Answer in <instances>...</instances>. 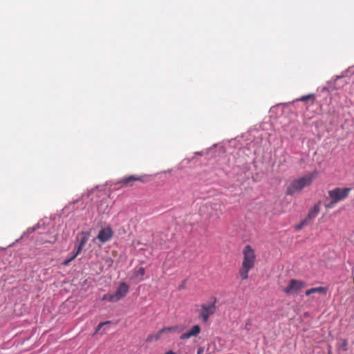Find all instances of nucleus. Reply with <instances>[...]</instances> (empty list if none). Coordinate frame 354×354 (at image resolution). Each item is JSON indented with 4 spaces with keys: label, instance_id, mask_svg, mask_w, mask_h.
I'll return each mask as SVG.
<instances>
[{
    "label": "nucleus",
    "instance_id": "obj_1",
    "mask_svg": "<svg viewBox=\"0 0 354 354\" xmlns=\"http://www.w3.org/2000/svg\"><path fill=\"white\" fill-rule=\"evenodd\" d=\"M317 175V172L315 171L292 180L287 186L286 194L293 196L301 192L306 187L312 184Z\"/></svg>",
    "mask_w": 354,
    "mask_h": 354
},
{
    "label": "nucleus",
    "instance_id": "obj_2",
    "mask_svg": "<svg viewBox=\"0 0 354 354\" xmlns=\"http://www.w3.org/2000/svg\"><path fill=\"white\" fill-rule=\"evenodd\" d=\"M243 259L239 274L242 280L248 278V272L254 268L256 261V254L253 248L247 245L243 250Z\"/></svg>",
    "mask_w": 354,
    "mask_h": 354
},
{
    "label": "nucleus",
    "instance_id": "obj_3",
    "mask_svg": "<svg viewBox=\"0 0 354 354\" xmlns=\"http://www.w3.org/2000/svg\"><path fill=\"white\" fill-rule=\"evenodd\" d=\"M216 302V299L212 297L211 302L201 304V309L197 310L199 318H201L203 322H207L209 317L215 313Z\"/></svg>",
    "mask_w": 354,
    "mask_h": 354
},
{
    "label": "nucleus",
    "instance_id": "obj_4",
    "mask_svg": "<svg viewBox=\"0 0 354 354\" xmlns=\"http://www.w3.org/2000/svg\"><path fill=\"white\" fill-rule=\"evenodd\" d=\"M351 190V189L348 187H336L328 192V196L331 199H334V202L339 203L348 196Z\"/></svg>",
    "mask_w": 354,
    "mask_h": 354
},
{
    "label": "nucleus",
    "instance_id": "obj_5",
    "mask_svg": "<svg viewBox=\"0 0 354 354\" xmlns=\"http://www.w3.org/2000/svg\"><path fill=\"white\" fill-rule=\"evenodd\" d=\"M306 286V283L297 279H291L288 286L283 289V292L288 295L297 293Z\"/></svg>",
    "mask_w": 354,
    "mask_h": 354
},
{
    "label": "nucleus",
    "instance_id": "obj_6",
    "mask_svg": "<svg viewBox=\"0 0 354 354\" xmlns=\"http://www.w3.org/2000/svg\"><path fill=\"white\" fill-rule=\"evenodd\" d=\"M146 176L131 175L123 178L120 183L125 187H131L136 181L145 182Z\"/></svg>",
    "mask_w": 354,
    "mask_h": 354
},
{
    "label": "nucleus",
    "instance_id": "obj_7",
    "mask_svg": "<svg viewBox=\"0 0 354 354\" xmlns=\"http://www.w3.org/2000/svg\"><path fill=\"white\" fill-rule=\"evenodd\" d=\"M129 289V286L124 282H121L119 284V286L116 289L115 292L113 293L114 297L116 301L120 300L122 298L124 297L128 293Z\"/></svg>",
    "mask_w": 354,
    "mask_h": 354
},
{
    "label": "nucleus",
    "instance_id": "obj_8",
    "mask_svg": "<svg viewBox=\"0 0 354 354\" xmlns=\"http://www.w3.org/2000/svg\"><path fill=\"white\" fill-rule=\"evenodd\" d=\"M113 234L112 229L110 227H106L99 232L97 238L100 242L105 243L112 238Z\"/></svg>",
    "mask_w": 354,
    "mask_h": 354
},
{
    "label": "nucleus",
    "instance_id": "obj_9",
    "mask_svg": "<svg viewBox=\"0 0 354 354\" xmlns=\"http://www.w3.org/2000/svg\"><path fill=\"white\" fill-rule=\"evenodd\" d=\"M88 241V236H84L81 241L79 243L78 247L77 248V251L68 259H66L63 261L62 264L64 266H67L69 264L70 262H71L73 260H74L77 256L81 252L83 247L86 244V243Z\"/></svg>",
    "mask_w": 354,
    "mask_h": 354
},
{
    "label": "nucleus",
    "instance_id": "obj_10",
    "mask_svg": "<svg viewBox=\"0 0 354 354\" xmlns=\"http://www.w3.org/2000/svg\"><path fill=\"white\" fill-rule=\"evenodd\" d=\"M201 333V327L198 325H194L192 327V328L186 332L183 333L180 336V339H187L192 337H196Z\"/></svg>",
    "mask_w": 354,
    "mask_h": 354
},
{
    "label": "nucleus",
    "instance_id": "obj_11",
    "mask_svg": "<svg viewBox=\"0 0 354 354\" xmlns=\"http://www.w3.org/2000/svg\"><path fill=\"white\" fill-rule=\"evenodd\" d=\"M178 326H171V327H165V328H162L161 330H160L156 334L153 335H151L149 339L150 340H157L158 339L161 335L164 333H171V332H174V331H176L178 330Z\"/></svg>",
    "mask_w": 354,
    "mask_h": 354
},
{
    "label": "nucleus",
    "instance_id": "obj_12",
    "mask_svg": "<svg viewBox=\"0 0 354 354\" xmlns=\"http://www.w3.org/2000/svg\"><path fill=\"white\" fill-rule=\"evenodd\" d=\"M320 211V205L319 203L315 204L312 208L310 209L308 216L306 218L309 222L313 220L319 214Z\"/></svg>",
    "mask_w": 354,
    "mask_h": 354
},
{
    "label": "nucleus",
    "instance_id": "obj_13",
    "mask_svg": "<svg viewBox=\"0 0 354 354\" xmlns=\"http://www.w3.org/2000/svg\"><path fill=\"white\" fill-rule=\"evenodd\" d=\"M145 274V270L143 267H140L138 270L134 272L131 279L135 280L136 282H140L143 280L144 275Z\"/></svg>",
    "mask_w": 354,
    "mask_h": 354
},
{
    "label": "nucleus",
    "instance_id": "obj_14",
    "mask_svg": "<svg viewBox=\"0 0 354 354\" xmlns=\"http://www.w3.org/2000/svg\"><path fill=\"white\" fill-rule=\"evenodd\" d=\"M326 288L324 287H317L308 289L306 291V295L308 296L313 293H326Z\"/></svg>",
    "mask_w": 354,
    "mask_h": 354
},
{
    "label": "nucleus",
    "instance_id": "obj_15",
    "mask_svg": "<svg viewBox=\"0 0 354 354\" xmlns=\"http://www.w3.org/2000/svg\"><path fill=\"white\" fill-rule=\"evenodd\" d=\"M102 300L103 301H110V302H116V299L114 297V295L113 293V294H106L104 295L102 298Z\"/></svg>",
    "mask_w": 354,
    "mask_h": 354
},
{
    "label": "nucleus",
    "instance_id": "obj_16",
    "mask_svg": "<svg viewBox=\"0 0 354 354\" xmlns=\"http://www.w3.org/2000/svg\"><path fill=\"white\" fill-rule=\"evenodd\" d=\"M347 346H348V342L346 339H342L341 342H339V348L343 351H347V349H348Z\"/></svg>",
    "mask_w": 354,
    "mask_h": 354
},
{
    "label": "nucleus",
    "instance_id": "obj_17",
    "mask_svg": "<svg viewBox=\"0 0 354 354\" xmlns=\"http://www.w3.org/2000/svg\"><path fill=\"white\" fill-rule=\"evenodd\" d=\"M309 223L310 222L306 218H305L298 225H297L296 229L297 230H301L304 226L308 225Z\"/></svg>",
    "mask_w": 354,
    "mask_h": 354
},
{
    "label": "nucleus",
    "instance_id": "obj_18",
    "mask_svg": "<svg viewBox=\"0 0 354 354\" xmlns=\"http://www.w3.org/2000/svg\"><path fill=\"white\" fill-rule=\"evenodd\" d=\"M314 98H315L314 94H308L307 95L301 96L299 100L303 101V102H306L307 100H308L310 99H314Z\"/></svg>",
    "mask_w": 354,
    "mask_h": 354
},
{
    "label": "nucleus",
    "instance_id": "obj_19",
    "mask_svg": "<svg viewBox=\"0 0 354 354\" xmlns=\"http://www.w3.org/2000/svg\"><path fill=\"white\" fill-rule=\"evenodd\" d=\"M337 202H334V199H331V201L328 203L325 204V207L327 209L333 208Z\"/></svg>",
    "mask_w": 354,
    "mask_h": 354
},
{
    "label": "nucleus",
    "instance_id": "obj_20",
    "mask_svg": "<svg viewBox=\"0 0 354 354\" xmlns=\"http://www.w3.org/2000/svg\"><path fill=\"white\" fill-rule=\"evenodd\" d=\"M109 323H110V322H100V323L97 325V328H96L95 333H97V332H98V331L102 328V327L103 326H104L105 324H109Z\"/></svg>",
    "mask_w": 354,
    "mask_h": 354
},
{
    "label": "nucleus",
    "instance_id": "obj_21",
    "mask_svg": "<svg viewBox=\"0 0 354 354\" xmlns=\"http://www.w3.org/2000/svg\"><path fill=\"white\" fill-rule=\"evenodd\" d=\"M204 352V348L203 347H200L197 350V354H202Z\"/></svg>",
    "mask_w": 354,
    "mask_h": 354
},
{
    "label": "nucleus",
    "instance_id": "obj_22",
    "mask_svg": "<svg viewBox=\"0 0 354 354\" xmlns=\"http://www.w3.org/2000/svg\"><path fill=\"white\" fill-rule=\"evenodd\" d=\"M166 354H176V353H174V351H169L166 353Z\"/></svg>",
    "mask_w": 354,
    "mask_h": 354
},
{
    "label": "nucleus",
    "instance_id": "obj_23",
    "mask_svg": "<svg viewBox=\"0 0 354 354\" xmlns=\"http://www.w3.org/2000/svg\"><path fill=\"white\" fill-rule=\"evenodd\" d=\"M181 288H183V286H180L179 287V289H181Z\"/></svg>",
    "mask_w": 354,
    "mask_h": 354
}]
</instances>
